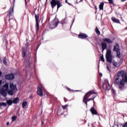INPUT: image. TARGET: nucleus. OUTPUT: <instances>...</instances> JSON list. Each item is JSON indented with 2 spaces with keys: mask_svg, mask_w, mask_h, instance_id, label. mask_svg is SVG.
Instances as JSON below:
<instances>
[{
  "mask_svg": "<svg viewBox=\"0 0 127 127\" xmlns=\"http://www.w3.org/2000/svg\"><path fill=\"white\" fill-rule=\"evenodd\" d=\"M114 84L118 85L119 89L121 90V91L126 90L127 86V72L125 70L119 71L117 76H115Z\"/></svg>",
  "mask_w": 127,
  "mask_h": 127,
  "instance_id": "f257e3e1",
  "label": "nucleus"
},
{
  "mask_svg": "<svg viewBox=\"0 0 127 127\" xmlns=\"http://www.w3.org/2000/svg\"><path fill=\"white\" fill-rule=\"evenodd\" d=\"M106 58L107 62H109V63H112L115 67H120L123 63L122 62L117 63L115 61H113V55H112V51L110 49L107 50L106 54Z\"/></svg>",
  "mask_w": 127,
  "mask_h": 127,
  "instance_id": "f03ea898",
  "label": "nucleus"
},
{
  "mask_svg": "<svg viewBox=\"0 0 127 127\" xmlns=\"http://www.w3.org/2000/svg\"><path fill=\"white\" fill-rule=\"evenodd\" d=\"M8 90V83H5L2 86V88L0 89V94L1 96H6Z\"/></svg>",
  "mask_w": 127,
  "mask_h": 127,
  "instance_id": "7ed1b4c3",
  "label": "nucleus"
},
{
  "mask_svg": "<svg viewBox=\"0 0 127 127\" xmlns=\"http://www.w3.org/2000/svg\"><path fill=\"white\" fill-rule=\"evenodd\" d=\"M51 4L52 8H54V7L57 5V10L59 9V8L61 6H62V5L60 3V1L58 0H52L51 1Z\"/></svg>",
  "mask_w": 127,
  "mask_h": 127,
  "instance_id": "20e7f679",
  "label": "nucleus"
},
{
  "mask_svg": "<svg viewBox=\"0 0 127 127\" xmlns=\"http://www.w3.org/2000/svg\"><path fill=\"white\" fill-rule=\"evenodd\" d=\"M58 24H59V20H58V19H55L49 25V28L51 29H54V28H56L58 26Z\"/></svg>",
  "mask_w": 127,
  "mask_h": 127,
  "instance_id": "39448f33",
  "label": "nucleus"
},
{
  "mask_svg": "<svg viewBox=\"0 0 127 127\" xmlns=\"http://www.w3.org/2000/svg\"><path fill=\"white\" fill-rule=\"evenodd\" d=\"M103 88L105 91H109L111 89V85H110V83H109V81L107 79H105L104 80V82L103 84Z\"/></svg>",
  "mask_w": 127,
  "mask_h": 127,
  "instance_id": "423d86ee",
  "label": "nucleus"
},
{
  "mask_svg": "<svg viewBox=\"0 0 127 127\" xmlns=\"http://www.w3.org/2000/svg\"><path fill=\"white\" fill-rule=\"evenodd\" d=\"M114 51L116 52L117 57L121 58V53L120 52V46H119V44H116V45L114 46Z\"/></svg>",
  "mask_w": 127,
  "mask_h": 127,
  "instance_id": "0eeeda50",
  "label": "nucleus"
},
{
  "mask_svg": "<svg viewBox=\"0 0 127 127\" xmlns=\"http://www.w3.org/2000/svg\"><path fill=\"white\" fill-rule=\"evenodd\" d=\"M35 16L36 19V31L37 33L39 30V23L38 22V20L39 19V15L35 14Z\"/></svg>",
  "mask_w": 127,
  "mask_h": 127,
  "instance_id": "6e6552de",
  "label": "nucleus"
},
{
  "mask_svg": "<svg viewBox=\"0 0 127 127\" xmlns=\"http://www.w3.org/2000/svg\"><path fill=\"white\" fill-rule=\"evenodd\" d=\"M94 99H95V97L93 98H89V97H88L87 96H84L83 97V103H85V104L87 106V102H89V101H91L92 100H94Z\"/></svg>",
  "mask_w": 127,
  "mask_h": 127,
  "instance_id": "1a4fd4ad",
  "label": "nucleus"
},
{
  "mask_svg": "<svg viewBox=\"0 0 127 127\" xmlns=\"http://www.w3.org/2000/svg\"><path fill=\"white\" fill-rule=\"evenodd\" d=\"M10 89L12 91H14V92H15L17 89L16 88V84H13V82H10L9 84Z\"/></svg>",
  "mask_w": 127,
  "mask_h": 127,
  "instance_id": "9d476101",
  "label": "nucleus"
},
{
  "mask_svg": "<svg viewBox=\"0 0 127 127\" xmlns=\"http://www.w3.org/2000/svg\"><path fill=\"white\" fill-rule=\"evenodd\" d=\"M13 8H14L13 5H11L9 10L8 11L7 15L9 17H10V16H11L12 14H13Z\"/></svg>",
  "mask_w": 127,
  "mask_h": 127,
  "instance_id": "9b49d317",
  "label": "nucleus"
},
{
  "mask_svg": "<svg viewBox=\"0 0 127 127\" xmlns=\"http://www.w3.org/2000/svg\"><path fill=\"white\" fill-rule=\"evenodd\" d=\"M7 80H13L14 79V75L12 73L6 74L5 76Z\"/></svg>",
  "mask_w": 127,
  "mask_h": 127,
  "instance_id": "f8f14e48",
  "label": "nucleus"
},
{
  "mask_svg": "<svg viewBox=\"0 0 127 127\" xmlns=\"http://www.w3.org/2000/svg\"><path fill=\"white\" fill-rule=\"evenodd\" d=\"M97 94H98V93H97L96 91L90 90V91L87 92L85 94V96H91V95H97Z\"/></svg>",
  "mask_w": 127,
  "mask_h": 127,
  "instance_id": "ddd939ff",
  "label": "nucleus"
},
{
  "mask_svg": "<svg viewBox=\"0 0 127 127\" xmlns=\"http://www.w3.org/2000/svg\"><path fill=\"white\" fill-rule=\"evenodd\" d=\"M88 37V35L85 33H80L78 35V38H80V39H85Z\"/></svg>",
  "mask_w": 127,
  "mask_h": 127,
  "instance_id": "4468645a",
  "label": "nucleus"
},
{
  "mask_svg": "<svg viewBox=\"0 0 127 127\" xmlns=\"http://www.w3.org/2000/svg\"><path fill=\"white\" fill-rule=\"evenodd\" d=\"M64 88L66 89L68 92H70V93H74V92H79L80 90H74L73 89H70V88L68 87L67 86H64Z\"/></svg>",
  "mask_w": 127,
  "mask_h": 127,
  "instance_id": "2eb2a0df",
  "label": "nucleus"
},
{
  "mask_svg": "<svg viewBox=\"0 0 127 127\" xmlns=\"http://www.w3.org/2000/svg\"><path fill=\"white\" fill-rule=\"evenodd\" d=\"M101 47L102 49V52H104V51L107 48V44L105 42H102Z\"/></svg>",
  "mask_w": 127,
  "mask_h": 127,
  "instance_id": "dca6fc26",
  "label": "nucleus"
},
{
  "mask_svg": "<svg viewBox=\"0 0 127 127\" xmlns=\"http://www.w3.org/2000/svg\"><path fill=\"white\" fill-rule=\"evenodd\" d=\"M104 42H107L108 44H113V41L110 38H105L103 40Z\"/></svg>",
  "mask_w": 127,
  "mask_h": 127,
  "instance_id": "f3484780",
  "label": "nucleus"
},
{
  "mask_svg": "<svg viewBox=\"0 0 127 127\" xmlns=\"http://www.w3.org/2000/svg\"><path fill=\"white\" fill-rule=\"evenodd\" d=\"M111 19L113 22H115V23H121V22H120V20L119 19H117L115 17H112L111 18Z\"/></svg>",
  "mask_w": 127,
  "mask_h": 127,
  "instance_id": "a211bd4d",
  "label": "nucleus"
},
{
  "mask_svg": "<svg viewBox=\"0 0 127 127\" xmlns=\"http://www.w3.org/2000/svg\"><path fill=\"white\" fill-rule=\"evenodd\" d=\"M90 111L91 112V114H92V115H98V112H97V111L95 110V108L94 107L91 108Z\"/></svg>",
  "mask_w": 127,
  "mask_h": 127,
  "instance_id": "6ab92c4d",
  "label": "nucleus"
},
{
  "mask_svg": "<svg viewBox=\"0 0 127 127\" xmlns=\"http://www.w3.org/2000/svg\"><path fill=\"white\" fill-rule=\"evenodd\" d=\"M19 102V98L18 97H16L13 100V104H18Z\"/></svg>",
  "mask_w": 127,
  "mask_h": 127,
  "instance_id": "aec40b11",
  "label": "nucleus"
},
{
  "mask_svg": "<svg viewBox=\"0 0 127 127\" xmlns=\"http://www.w3.org/2000/svg\"><path fill=\"white\" fill-rule=\"evenodd\" d=\"M37 94V95H39V96H42V94H43V92H42V89L38 88Z\"/></svg>",
  "mask_w": 127,
  "mask_h": 127,
  "instance_id": "412c9836",
  "label": "nucleus"
},
{
  "mask_svg": "<svg viewBox=\"0 0 127 127\" xmlns=\"http://www.w3.org/2000/svg\"><path fill=\"white\" fill-rule=\"evenodd\" d=\"M22 57L23 58H24V57L26 56V52H25V48H23L22 50Z\"/></svg>",
  "mask_w": 127,
  "mask_h": 127,
  "instance_id": "4be33fe9",
  "label": "nucleus"
},
{
  "mask_svg": "<svg viewBox=\"0 0 127 127\" xmlns=\"http://www.w3.org/2000/svg\"><path fill=\"white\" fill-rule=\"evenodd\" d=\"M6 103L8 106H11L13 104V102L11 99H9L6 101Z\"/></svg>",
  "mask_w": 127,
  "mask_h": 127,
  "instance_id": "5701e85b",
  "label": "nucleus"
},
{
  "mask_svg": "<svg viewBox=\"0 0 127 127\" xmlns=\"http://www.w3.org/2000/svg\"><path fill=\"white\" fill-rule=\"evenodd\" d=\"M99 9L100 10H103L104 9V3L102 2L99 5Z\"/></svg>",
  "mask_w": 127,
  "mask_h": 127,
  "instance_id": "b1692460",
  "label": "nucleus"
},
{
  "mask_svg": "<svg viewBox=\"0 0 127 127\" xmlns=\"http://www.w3.org/2000/svg\"><path fill=\"white\" fill-rule=\"evenodd\" d=\"M27 106V102L26 101H24L22 103V106L23 109H24Z\"/></svg>",
  "mask_w": 127,
  "mask_h": 127,
  "instance_id": "393cba45",
  "label": "nucleus"
},
{
  "mask_svg": "<svg viewBox=\"0 0 127 127\" xmlns=\"http://www.w3.org/2000/svg\"><path fill=\"white\" fill-rule=\"evenodd\" d=\"M15 92L14 91H12V90H7V93H8V95H13V92Z\"/></svg>",
  "mask_w": 127,
  "mask_h": 127,
  "instance_id": "a878e982",
  "label": "nucleus"
},
{
  "mask_svg": "<svg viewBox=\"0 0 127 127\" xmlns=\"http://www.w3.org/2000/svg\"><path fill=\"white\" fill-rule=\"evenodd\" d=\"M7 106V104H6V103L4 102H0V107H6Z\"/></svg>",
  "mask_w": 127,
  "mask_h": 127,
  "instance_id": "bb28decb",
  "label": "nucleus"
},
{
  "mask_svg": "<svg viewBox=\"0 0 127 127\" xmlns=\"http://www.w3.org/2000/svg\"><path fill=\"white\" fill-rule=\"evenodd\" d=\"M95 32H96L97 34H98V35H100V34H101V32L99 30V29H98L97 27H96L95 28Z\"/></svg>",
  "mask_w": 127,
  "mask_h": 127,
  "instance_id": "cd10ccee",
  "label": "nucleus"
},
{
  "mask_svg": "<svg viewBox=\"0 0 127 127\" xmlns=\"http://www.w3.org/2000/svg\"><path fill=\"white\" fill-rule=\"evenodd\" d=\"M61 23L62 24H65L66 23H67V22H66V18L63 19L61 21Z\"/></svg>",
  "mask_w": 127,
  "mask_h": 127,
  "instance_id": "c85d7f7f",
  "label": "nucleus"
},
{
  "mask_svg": "<svg viewBox=\"0 0 127 127\" xmlns=\"http://www.w3.org/2000/svg\"><path fill=\"white\" fill-rule=\"evenodd\" d=\"M12 122H15L16 121V119H17V117L15 116H12Z\"/></svg>",
  "mask_w": 127,
  "mask_h": 127,
  "instance_id": "c756f323",
  "label": "nucleus"
},
{
  "mask_svg": "<svg viewBox=\"0 0 127 127\" xmlns=\"http://www.w3.org/2000/svg\"><path fill=\"white\" fill-rule=\"evenodd\" d=\"M29 50H30V47L27 45L26 48V52H28V53H29Z\"/></svg>",
  "mask_w": 127,
  "mask_h": 127,
  "instance_id": "7c9ffc66",
  "label": "nucleus"
},
{
  "mask_svg": "<svg viewBox=\"0 0 127 127\" xmlns=\"http://www.w3.org/2000/svg\"><path fill=\"white\" fill-rule=\"evenodd\" d=\"M3 63L4 65H7V62H6V58H4L3 59Z\"/></svg>",
  "mask_w": 127,
  "mask_h": 127,
  "instance_id": "2f4dec72",
  "label": "nucleus"
},
{
  "mask_svg": "<svg viewBox=\"0 0 127 127\" xmlns=\"http://www.w3.org/2000/svg\"><path fill=\"white\" fill-rule=\"evenodd\" d=\"M38 89H41V90H42V89H43V85H42V84H39L38 86Z\"/></svg>",
  "mask_w": 127,
  "mask_h": 127,
  "instance_id": "473e14b6",
  "label": "nucleus"
},
{
  "mask_svg": "<svg viewBox=\"0 0 127 127\" xmlns=\"http://www.w3.org/2000/svg\"><path fill=\"white\" fill-rule=\"evenodd\" d=\"M101 60L102 62H105V59L104 58V56L101 57Z\"/></svg>",
  "mask_w": 127,
  "mask_h": 127,
  "instance_id": "72a5a7b5",
  "label": "nucleus"
},
{
  "mask_svg": "<svg viewBox=\"0 0 127 127\" xmlns=\"http://www.w3.org/2000/svg\"><path fill=\"white\" fill-rule=\"evenodd\" d=\"M68 107V105H65L64 106H62L63 110H66V108Z\"/></svg>",
  "mask_w": 127,
  "mask_h": 127,
  "instance_id": "f704fd0d",
  "label": "nucleus"
},
{
  "mask_svg": "<svg viewBox=\"0 0 127 127\" xmlns=\"http://www.w3.org/2000/svg\"><path fill=\"white\" fill-rule=\"evenodd\" d=\"M121 126H123V127H127V122L125 123L124 125L121 124Z\"/></svg>",
  "mask_w": 127,
  "mask_h": 127,
  "instance_id": "c9c22d12",
  "label": "nucleus"
},
{
  "mask_svg": "<svg viewBox=\"0 0 127 127\" xmlns=\"http://www.w3.org/2000/svg\"><path fill=\"white\" fill-rule=\"evenodd\" d=\"M108 1L109 2V3H110V4H113V3H114L113 0H108Z\"/></svg>",
  "mask_w": 127,
  "mask_h": 127,
  "instance_id": "e433bc0d",
  "label": "nucleus"
},
{
  "mask_svg": "<svg viewBox=\"0 0 127 127\" xmlns=\"http://www.w3.org/2000/svg\"><path fill=\"white\" fill-rule=\"evenodd\" d=\"M112 92L114 96H116V91H115L114 89H112Z\"/></svg>",
  "mask_w": 127,
  "mask_h": 127,
  "instance_id": "4c0bfd02",
  "label": "nucleus"
},
{
  "mask_svg": "<svg viewBox=\"0 0 127 127\" xmlns=\"http://www.w3.org/2000/svg\"><path fill=\"white\" fill-rule=\"evenodd\" d=\"M1 83H2V80H0V86L1 85Z\"/></svg>",
  "mask_w": 127,
  "mask_h": 127,
  "instance_id": "58836bf2",
  "label": "nucleus"
},
{
  "mask_svg": "<svg viewBox=\"0 0 127 127\" xmlns=\"http://www.w3.org/2000/svg\"><path fill=\"white\" fill-rule=\"evenodd\" d=\"M2 75V73L1 72V71H0V77Z\"/></svg>",
  "mask_w": 127,
  "mask_h": 127,
  "instance_id": "ea45409f",
  "label": "nucleus"
},
{
  "mask_svg": "<svg viewBox=\"0 0 127 127\" xmlns=\"http://www.w3.org/2000/svg\"><path fill=\"white\" fill-rule=\"evenodd\" d=\"M107 68L108 71H110V68L109 67V66H107Z\"/></svg>",
  "mask_w": 127,
  "mask_h": 127,
  "instance_id": "a19ab883",
  "label": "nucleus"
},
{
  "mask_svg": "<svg viewBox=\"0 0 127 127\" xmlns=\"http://www.w3.org/2000/svg\"><path fill=\"white\" fill-rule=\"evenodd\" d=\"M95 9L97 10V9H98V8L97 7V6H95Z\"/></svg>",
  "mask_w": 127,
  "mask_h": 127,
  "instance_id": "79ce46f5",
  "label": "nucleus"
},
{
  "mask_svg": "<svg viewBox=\"0 0 127 127\" xmlns=\"http://www.w3.org/2000/svg\"><path fill=\"white\" fill-rule=\"evenodd\" d=\"M9 125V122H7L6 125H7V126H8Z\"/></svg>",
  "mask_w": 127,
  "mask_h": 127,
  "instance_id": "37998d69",
  "label": "nucleus"
},
{
  "mask_svg": "<svg viewBox=\"0 0 127 127\" xmlns=\"http://www.w3.org/2000/svg\"><path fill=\"white\" fill-rule=\"evenodd\" d=\"M68 4H69V5H72V4L71 3H70L69 2H67Z\"/></svg>",
  "mask_w": 127,
  "mask_h": 127,
  "instance_id": "c03bdc74",
  "label": "nucleus"
},
{
  "mask_svg": "<svg viewBox=\"0 0 127 127\" xmlns=\"http://www.w3.org/2000/svg\"><path fill=\"white\" fill-rule=\"evenodd\" d=\"M74 20L72 21V24H71V25H73V23H74Z\"/></svg>",
  "mask_w": 127,
  "mask_h": 127,
  "instance_id": "a18cd8bd",
  "label": "nucleus"
},
{
  "mask_svg": "<svg viewBox=\"0 0 127 127\" xmlns=\"http://www.w3.org/2000/svg\"><path fill=\"white\" fill-rule=\"evenodd\" d=\"M25 4H27V2H26V0H25Z\"/></svg>",
  "mask_w": 127,
  "mask_h": 127,
  "instance_id": "49530a36",
  "label": "nucleus"
},
{
  "mask_svg": "<svg viewBox=\"0 0 127 127\" xmlns=\"http://www.w3.org/2000/svg\"><path fill=\"white\" fill-rule=\"evenodd\" d=\"M100 76H101V77H102L103 76V74H102V73H100Z\"/></svg>",
  "mask_w": 127,
  "mask_h": 127,
  "instance_id": "de8ad7c7",
  "label": "nucleus"
},
{
  "mask_svg": "<svg viewBox=\"0 0 127 127\" xmlns=\"http://www.w3.org/2000/svg\"><path fill=\"white\" fill-rule=\"evenodd\" d=\"M82 1H83V0H80L79 1V2H82Z\"/></svg>",
  "mask_w": 127,
  "mask_h": 127,
  "instance_id": "09e8293b",
  "label": "nucleus"
},
{
  "mask_svg": "<svg viewBox=\"0 0 127 127\" xmlns=\"http://www.w3.org/2000/svg\"><path fill=\"white\" fill-rule=\"evenodd\" d=\"M127 0H122V1H126Z\"/></svg>",
  "mask_w": 127,
  "mask_h": 127,
  "instance_id": "8fccbe9b",
  "label": "nucleus"
},
{
  "mask_svg": "<svg viewBox=\"0 0 127 127\" xmlns=\"http://www.w3.org/2000/svg\"><path fill=\"white\" fill-rule=\"evenodd\" d=\"M65 2L67 3L68 2L67 1V0H65Z\"/></svg>",
  "mask_w": 127,
  "mask_h": 127,
  "instance_id": "3c124183",
  "label": "nucleus"
},
{
  "mask_svg": "<svg viewBox=\"0 0 127 127\" xmlns=\"http://www.w3.org/2000/svg\"><path fill=\"white\" fill-rule=\"evenodd\" d=\"M87 40H88V41H89L88 39H87Z\"/></svg>",
  "mask_w": 127,
  "mask_h": 127,
  "instance_id": "603ef678",
  "label": "nucleus"
},
{
  "mask_svg": "<svg viewBox=\"0 0 127 127\" xmlns=\"http://www.w3.org/2000/svg\"><path fill=\"white\" fill-rule=\"evenodd\" d=\"M42 125H43V122H42Z\"/></svg>",
  "mask_w": 127,
  "mask_h": 127,
  "instance_id": "864d4df0",
  "label": "nucleus"
},
{
  "mask_svg": "<svg viewBox=\"0 0 127 127\" xmlns=\"http://www.w3.org/2000/svg\"><path fill=\"white\" fill-rule=\"evenodd\" d=\"M9 20H10V18H9Z\"/></svg>",
  "mask_w": 127,
  "mask_h": 127,
  "instance_id": "5fc2aeb1",
  "label": "nucleus"
},
{
  "mask_svg": "<svg viewBox=\"0 0 127 127\" xmlns=\"http://www.w3.org/2000/svg\"><path fill=\"white\" fill-rule=\"evenodd\" d=\"M4 97H6V96H4Z\"/></svg>",
  "mask_w": 127,
  "mask_h": 127,
  "instance_id": "6e6d98bb",
  "label": "nucleus"
},
{
  "mask_svg": "<svg viewBox=\"0 0 127 127\" xmlns=\"http://www.w3.org/2000/svg\"><path fill=\"white\" fill-rule=\"evenodd\" d=\"M48 0H46V1H47Z\"/></svg>",
  "mask_w": 127,
  "mask_h": 127,
  "instance_id": "4d7b16f0",
  "label": "nucleus"
},
{
  "mask_svg": "<svg viewBox=\"0 0 127 127\" xmlns=\"http://www.w3.org/2000/svg\"><path fill=\"white\" fill-rule=\"evenodd\" d=\"M31 50H32V49H31Z\"/></svg>",
  "mask_w": 127,
  "mask_h": 127,
  "instance_id": "13d9d810",
  "label": "nucleus"
},
{
  "mask_svg": "<svg viewBox=\"0 0 127 127\" xmlns=\"http://www.w3.org/2000/svg\"><path fill=\"white\" fill-rule=\"evenodd\" d=\"M99 65H98V68H99Z\"/></svg>",
  "mask_w": 127,
  "mask_h": 127,
  "instance_id": "bf43d9fd",
  "label": "nucleus"
}]
</instances>
